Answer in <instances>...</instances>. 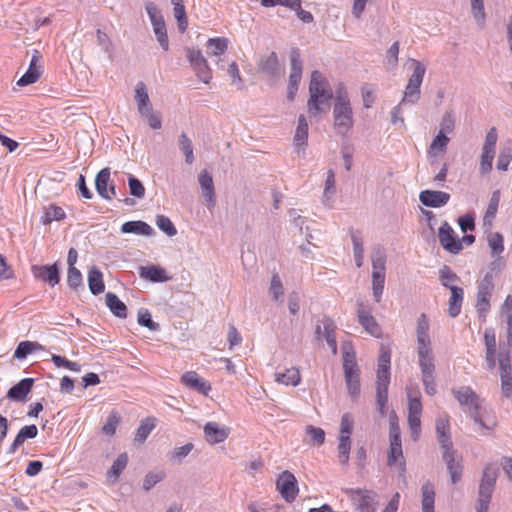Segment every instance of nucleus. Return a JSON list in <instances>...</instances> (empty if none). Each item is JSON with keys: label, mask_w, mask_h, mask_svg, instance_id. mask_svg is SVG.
Wrapping results in <instances>:
<instances>
[{"label": "nucleus", "mask_w": 512, "mask_h": 512, "mask_svg": "<svg viewBox=\"0 0 512 512\" xmlns=\"http://www.w3.org/2000/svg\"><path fill=\"white\" fill-rule=\"evenodd\" d=\"M323 334L333 354L337 353V340L335 337V325L331 320L323 322Z\"/></svg>", "instance_id": "45"}, {"label": "nucleus", "mask_w": 512, "mask_h": 512, "mask_svg": "<svg viewBox=\"0 0 512 512\" xmlns=\"http://www.w3.org/2000/svg\"><path fill=\"white\" fill-rule=\"evenodd\" d=\"M500 202V192L494 191L490 198L486 213L483 218V223L485 226L491 227L494 218L496 217L498 206Z\"/></svg>", "instance_id": "38"}, {"label": "nucleus", "mask_w": 512, "mask_h": 512, "mask_svg": "<svg viewBox=\"0 0 512 512\" xmlns=\"http://www.w3.org/2000/svg\"><path fill=\"white\" fill-rule=\"evenodd\" d=\"M448 142L449 138L440 132L432 141L430 151L434 153L442 152L446 149Z\"/></svg>", "instance_id": "60"}, {"label": "nucleus", "mask_w": 512, "mask_h": 512, "mask_svg": "<svg viewBox=\"0 0 512 512\" xmlns=\"http://www.w3.org/2000/svg\"><path fill=\"white\" fill-rule=\"evenodd\" d=\"M449 429L450 425L448 416L445 415L443 417H439L436 422V432L438 434V440L444 450H449L452 446Z\"/></svg>", "instance_id": "24"}, {"label": "nucleus", "mask_w": 512, "mask_h": 512, "mask_svg": "<svg viewBox=\"0 0 512 512\" xmlns=\"http://www.w3.org/2000/svg\"><path fill=\"white\" fill-rule=\"evenodd\" d=\"M88 285L92 294L98 295L105 289L103 275L99 269L92 267L88 272Z\"/></svg>", "instance_id": "35"}, {"label": "nucleus", "mask_w": 512, "mask_h": 512, "mask_svg": "<svg viewBox=\"0 0 512 512\" xmlns=\"http://www.w3.org/2000/svg\"><path fill=\"white\" fill-rule=\"evenodd\" d=\"M41 56L39 55L38 51H35L31 61L28 70L26 73L17 81V85L23 87L30 84H33L38 81V79L41 76L42 70H41Z\"/></svg>", "instance_id": "19"}, {"label": "nucleus", "mask_w": 512, "mask_h": 512, "mask_svg": "<svg viewBox=\"0 0 512 512\" xmlns=\"http://www.w3.org/2000/svg\"><path fill=\"white\" fill-rule=\"evenodd\" d=\"M390 361V351L382 346L378 357L376 375L377 405L381 415H385L387 410L388 387L390 383Z\"/></svg>", "instance_id": "5"}, {"label": "nucleus", "mask_w": 512, "mask_h": 512, "mask_svg": "<svg viewBox=\"0 0 512 512\" xmlns=\"http://www.w3.org/2000/svg\"><path fill=\"white\" fill-rule=\"evenodd\" d=\"M181 382L188 388L195 390L205 396H207L212 389L210 383L200 377L195 371L185 372L181 376Z\"/></svg>", "instance_id": "18"}, {"label": "nucleus", "mask_w": 512, "mask_h": 512, "mask_svg": "<svg viewBox=\"0 0 512 512\" xmlns=\"http://www.w3.org/2000/svg\"><path fill=\"white\" fill-rule=\"evenodd\" d=\"M145 120L147 121L148 125L154 129L158 130L162 127V120L161 116L158 112L153 111V108H150L144 113H139Z\"/></svg>", "instance_id": "54"}, {"label": "nucleus", "mask_w": 512, "mask_h": 512, "mask_svg": "<svg viewBox=\"0 0 512 512\" xmlns=\"http://www.w3.org/2000/svg\"><path fill=\"white\" fill-rule=\"evenodd\" d=\"M121 417L119 413L115 410H113L108 418L106 423L102 427V431L104 434L112 436L115 434L117 426L120 424Z\"/></svg>", "instance_id": "50"}, {"label": "nucleus", "mask_w": 512, "mask_h": 512, "mask_svg": "<svg viewBox=\"0 0 512 512\" xmlns=\"http://www.w3.org/2000/svg\"><path fill=\"white\" fill-rule=\"evenodd\" d=\"M308 138V124L304 115H300L298 118V125L294 135V142L297 146H303L306 144Z\"/></svg>", "instance_id": "42"}, {"label": "nucleus", "mask_w": 512, "mask_h": 512, "mask_svg": "<svg viewBox=\"0 0 512 512\" xmlns=\"http://www.w3.org/2000/svg\"><path fill=\"white\" fill-rule=\"evenodd\" d=\"M358 321L364 330L374 337L381 336V327L371 314V311L365 307L362 302L357 303Z\"/></svg>", "instance_id": "15"}, {"label": "nucleus", "mask_w": 512, "mask_h": 512, "mask_svg": "<svg viewBox=\"0 0 512 512\" xmlns=\"http://www.w3.org/2000/svg\"><path fill=\"white\" fill-rule=\"evenodd\" d=\"M385 256L381 252H377L372 257V290L373 296L377 303L381 301V296L385 283Z\"/></svg>", "instance_id": "7"}, {"label": "nucleus", "mask_w": 512, "mask_h": 512, "mask_svg": "<svg viewBox=\"0 0 512 512\" xmlns=\"http://www.w3.org/2000/svg\"><path fill=\"white\" fill-rule=\"evenodd\" d=\"M422 512H434L435 490L430 482L422 486Z\"/></svg>", "instance_id": "37"}, {"label": "nucleus", "mask_w": 512, "mask_h": 512, "mask_svg": "<svg viewBox=\"0 0 512 512\" xmlns=\"http://www.w3.org/2000/svg\"><path fill=\"white\" fill-rule=\"evenodd\" d=\"M135 101L137 103V109L139 113H144L152 108L147 87L143 82H138L136 84Z\"/></svg>", "instance_id": "26"}, {"label": "nucleus", "mask_w": 512, "mask_h": 512, "mask_svg": "<svg viewBox=\"0 0 512 512\" xmlns=\"http://www.w3.org/2000/svg\"><path fill=\"white\" fill-rule=\"evenodd\" d=\"M198 182L202 189L203 196L209 208L215 205V188L212 176L207 170H202L198 175Z\"/></svg>", "instance_id": "23"}, {"label": "nucleus", "mask_w": 512, "mask_h": 512, "mask_svg": "<svg viewBox=\"0 0 512 512\" xmlns=\"http://www.w3.org/2000/svg\"><path fill=\"white\" fill-rule=\"evenodd\" d=\"M387 464L390 467H397L401 472H405V458L401 439H390Z\"/></svg>", "instance_id": "21"}, {"label": "nucleus", "mask_w": 512, "mask_h": 512, "mask_svg": "<svg viewBox=\"0 0 512 512\" xmlns=\"http://www.w3.org/2000/svg\"><path fill=\"white\" fill-rule=\"evenodd\" d=\"M95 186L98 194L107 200H111L115 195V186L110 180V169L103 168L98 172L95 179Z\"/></svg>", "instance_id": "16"}, {"label": "nucleus", "mask_w": 512, "mask_h": 512, "mask_svg": "<svg viewBox=\"0 0 512 512\" xmlns=\"http://www.w3.org/2000/svg\"><path fill=\"white\" fill-rule=\"evenodd\" d=\"M338 458L342 465H347L350 458L351 450V437L339 436L338 437Z\"/></svg>", "instance_id": "41"}, {"label": "nucleus", "mask_w": 512, "mask_h": 512, "mask_svg": "<svg viewBox=\"0 0 512 512\" xmlns=\"http://www.w3.org/2000/svg\"><path fill=\"white\" fill-rule=\"evenodd\" d=\"M453 394L463 411L471 416L482 428L491 429L496 425L495 418L487 415L478 395L467 386L453 390Z\"/></svg>", "instance_id": "3"}, {"label": "nucleus", "mask_w": 512, "mask_h": 512, "mask_svg": "<svg viewBox=\"0 0 512 512\" xmlns=\"http://www.w3.org/2000/svg\"><path fill=\"white\" fill-rule=\"evenodd\" d=\"M276 489L286 502L292 503L299 492L295 476L289 472H282L276 480Z\"/></svg>", "instance_id": "11"}, {"label": "nucleus", "mask_w": 512, "mask_h": 512, "mask_svg": "<svg viewBox=\"0 0 512 512\" xmlns=\"http://www.w3.org/2000/svg\"><path fill=\"white\" fill-rule=\"evenodd\" d=\"M495 156V149L482 148L480 171L482 174H487L492 170V163Z\"/></svg>", "instance_id": "48"}, {"label": "nucleus", "mask_w": 512, "mask_h": 512, "mask_svg": "<svg viewBox=\"0 0 512 512\" xmlns=\"http://www.w3.org/2000/svg\"><path fill=\"white\" fill-rule=\"evenodd\" d=\"M420 202L432 208H439L448 203L450 195L443 191L424 190L419 195Z\"/></svg>", "instance_id": "20"}, {"label": "nucleus", "mask_w": 512, "mask_h": 512, "mask_svg": "<svg viewBox=\"0 0 512 512\" xmlns=\"http://www.w3.org/2000/svg\"><path fill=\"white\" fill-rule=\"evenodd\" d=\"M187 58L199 80L205 84L210 83L212 72L202 52L199 49H188Z\"/></svg>", "instance_id": "12"}, {"label": "nucleus", "mask_w": 512, "mask_h": 512, "mask_svg": "<svg viewBox=\"0 0 512 512\" xmlns=\"http://www.w3.org/2000/svg\"><path fill=\"white\" fill-rule=\"evenodd\" d=\"M496 478V471L492 469L491 466H487L483 472V477L479 487V494L491 496Z\"/></svg>", "instance_id": "29"}, {"label": "nucleus", "mask_w": 512, "mask_h": 512, "mask_svg": "<svg viewBox=\"0 0 512 512\" xmlns=\"http://www.w3.org/2000/svg\"><path fill=\"white\" fill-rule=\"evenodd\" d=\"M229 41L225 37L210 38L207 41L208 55L220 56L224 54L228 48Z\"/></svg>", "instance_id": "39"}, {"label": "nucleus", "mask_w": 512, "mask_h": 512, "mask_svg": "<svg viewBox=\"0 0 512 512\" xmlns=\"http://www.w3.org/2000/svg\"><path fill=\"white\" fill-rule=\"evenodd\" d=\"M32 271L36 278L48 282L52 287L60 281L56 263L53 265L33 266Z\"/></svg>", "instance_id": "22"}, {"label": "nucleus", "mask_w": 512, "mask_h": 512, "mask_svg": "<svg viewBox=\"0 0 512 512\" xmlns=\"http://www.w3.org/2000/svg\"><path fill=\"white\" fill-rule=\"evenodd\" d=\"M484 342L488 367L492 370L498 365L502 393L505 397H510L512 394L510 347L500 346L499 351L496 352V336L492 328L485 330Z\"/></svg>", "instance_id": "2"}, {"label": "nucleus", "mask_w": 512, "mask_h": 512, "mask_svg": "<svg viewBox=\"0 0 512 512\" xmlns=\"http://www.w3.org/2000/svg\"><path fill=\"white\" fill-rule=\"evenodd\" d=\"M278 57L275 52H271L260 63V69L268 74H274L278 69Z\"/></svg>", "instance_id": "51"}, {"label": "nucleus", "mask_w": 512, "mask_h": 512, "mask_svg": "<svg viewBox=\"0 0 512 512\" xmlns=\"http://www.w3.org/2000/svg\"><path fill=\"white\" fill-rule=\"evenodd\" d=\"M174 8V16L178 23V28L181 33H184L188 26V21L186 17V11L185 7L182 3L178 2L177 0H172Z\"/></svg>", "instance_id": "46"}, {"label": "nucleus", "mask_w": 512, "mask_h": 512, "mask_svg": "<svg viewBox=\"0 0 512 512\" xmlns=\"http://www.w3.org/2000/svg\"><path fill=\"white\" fill-rule=\"evenodd\" d=\"M512 160V142H508L506 146H504L498 156L497 160V169L501 171H506L509 167V164Z\"/></svg>", "instance_id": "47"}, {"label": "nucleus", "mask_w": 512, "mask_h": 512, "mask_svg": "<svg viewBox=\"0 0 512 512\" xmlns=\"http://www.w3.org/2000/svg\"><path fill=\"white\" fill-rule=\"evenodd\" d=\"M32 386V378L22 379L16 385L10 388V390L8 391V397L16 401H23L25 400L28 393L31 391Z\"/></svg>", "instance_id": "25"}, {"label": "nucleus", "mask_w": 512, "mask_h": 512, "mask_svg": "<svg viewBox=\"0 0 512 512\" xmlns=\"http://www.w3.org/2000/svg\"><path fill=\"white\" fill-rule=\"evenodd\" d=\"M343 368L348 392L352 397L355 398L360 392V382L359 368L353 356L350 357L349 354L345 355Z\"/></svg>", "instance_id": "13"}, {"label": "nucleus", "mask_w": 512, "mask_h": 512, "mask_svg": "<svg viewBox=\"0 0 512 512\" xmlns=\"http://www.w3.org/2000/svg\"><path fill=\"white\" fill-rule=\"evenodd\" d=\"M275 381L284 385L297 386L301 381V374L297 368L291 367L285 372L276 373Z\"/></svg>", "instance_id": "34"}, {"label": "nucleus", "mask_w": 512, "mask_h": 512, "mask_svg": "<svg viewBox=\"0 0 512 512\" xmlns=\"http://www.w3.org/2000/svg\"><path fill=\"white\" fill-rule=\"evenodd\" d=\"M179 148L185 155V162L191 165L194 162L193 146L186 133H182L178 140Z\"/></svg>", "instance_id": "44"}, {"label": "nucleus", "mask_w": 512, "mask_h": 512, "mask_svg": "<svg viewBox=\"0 0 512 512\" xmlns=\"http://www.w3.org/2000/svg\"><path fill=\"white\" fill-rule=\"evenodd\" d=\"M66 217L65 211L56 205H50L46 208L44 223H50L52 221H60Z\"/></svg>", "instance_id": "52"}, {"label": "nucleus", "mask_w": 512, "mask_h": 512, "mask_svg": "<svg viewBox=\"0 0 512 512\" xmlns=\"http://www.w3.org/2000/svg\"><path fill=\"white\" fill-rule=\"evenodd\" d=\"M415 67L405 88L402 102L415 103L420 94V86L426 72V67L419 61H414Z\"/></svg>", "instance_id": "9"}, {"label": "nucleus", "mask_w": 512, "mask_h": 512, "mask_svg": "<svg viewBox=\"0 0 512 512\" xmlns=\"http://www.w3.org/2000/svg\"><path fill=\"white\" fill-rule=\"evenodd\" d=\"M165 474L164 472H150L145 476L144 482H143V488L148 491L150 490L154 485H156L158 482L163 480Z\"/></svg>", "instance_id": "63"}, {"label": "nucleus", "mask_w": 512, "mask_h": 512, "mask_svg": "<svg viewBox=\"0 0 512 512\" xmlns=\"http://www.w3.org/2000/svg\"><path fill=\"white\" fill-rule=\"evenodd\" d=\"M438 239L441 246L452 254H458L462 249V241L457 237L453 228L444 222L438 230Z\"/></svg>", "instance_id": "14"}, {"label": "nucleus", "mask_w": 512, "mask_h": 512, "mask_svg": "<svg viewBox=\"0 0 512 512\" xmlns=\"http://www.w3.org/2000/svg\"><path fill=\"white\" fill-rule=\"evenodd\" d=\"M51 360L53 361L55 366L58 368L64 367L66 369H69V370L75 371V372L80 371V368H81L78 363L72 362L60 355H52Z\"/></svg>", "instance_id": "57"}, {"label": "nucleus", "mask_w": 512, "mask_h": 512, "mask_svg": "<svg viewBox=\"0 0 512 512\" xmlns=\"http://www.w3.org/2000/svg\"><path fill=\"white\" fill-rule=\"evenodd\" d=\"M67 283L73 289H76L79 286H81L82 274L77 268H75V267L68 268Z\"/></svg>", "instance_id": "59"}, {"label": "nucleus", "mask_w": 512, "mask_h": 512, "mask_svg": "<svg viewBox=\"0 0 512 512\" xmlns=\"http://www.w3.org/2000/svg\"><path fill=\"white\" fill-rule=\"evenodd\" d=\"M443 458L447 464V468L449 470L452 483H457L462 476V465L454 460L451 449L444 450Z\"/></svg>", "instance_id": "32"}, {"label": "nucleus", "mask_w": 512, "mask_h": 512, "mask_svg": "<svg viewBox=\"0 0 512 512\" xmlns=\"http://www.w3.org/2000/svg\"><path fill=\"white\" fill-rule=\"evenodd\" d=\"M291 60V73L289 77V84L298 85L302 75V62L300 60V52L298 49H293L290 53Z\"/></svg>", "instance_id": "30"}, {"label": "nucleus", "mask_w": 512, "mask_h": 512, "mask_svg": "<svg viewBox=\"0 0 512 512\" xmlns=\"http://www.w3.org/2000/svg\"><path fill=\"white\" fill-rule=\"evenodd\" d=\"M306 432L317 445L324 443L325 432L322 428L310 425L306 428Z\"/></svg>", "instance_id": "64"}, {"label": "nucleus", "mask_w": 512, "mask_h": 512, "mask_svg": "<svg viewBox=\"0 0 512 512\" xmlns=\"http://www.w3.org/2000/svg\"><path fill=\"white\" fill-rule=\"evenodd\" d=\"M354 428V419L350 413H345L340 422L339 436L351 437Z\"/></svg>", "instance_id": "53"}, {"label": "nucleus", "mask_w": 512, "mask_h": 512, "mask_svg": "<svg viewBox=\"0 0 512 512\" xmlns=\"http://www.w3.org/2000/svg\"><path fill=\"white\" fill-rule=\"evenodd\" d=\"M488 244L493 254H499L504 250L503 237L500 233H492L488 236Z\"/></svg>", "instance_id": "58"}, {"label": "nucleus", "mask_w": 512, "mask_h": 512, "mask_svg": "<svg viewBox=\"0 0 512 512\" xmlns=\"http://www.w3.org/2000/svg\"><path fill=\"white\" fill-rule=\"evenodd\" d=\"M154 33L157 37V40L161 47L166 51L169 48V41L168 36L166 32V26L165 22L162 23H156L155 26H153Z\"/></svg>", "instance_id": "56"}, {"label": "nucleus", "mask_w": 512, "mask_h": 512, "mask_svg": "<svg viewBox=\"0 0 512 512\" xmlns=\"http://www.w3.org/2000/svg\"><path fill=\"white\" fill-rule=\"evenodd\" d=\"M154 428V418L148 417L145 420H143L136 431L135 441L143 443Z\"/></svg>", "instance_id": "43"}, {"label": "nucleus", "mask_w": 512, "mask_h": 512, "mask_svg": "<svg viewBox=\"0 0 512 512\" xmlns=\"http://www.w3.org/2000/svg\"><path fill=\"white\" fill-rule=\"evenodd\" d=\"M332 91L328 87V82L319 71H313L309 84V99L307 102V111L310 118H318L329 108V102L332 99Z\"/></svg>", "instance_id": "4"}, {"label": "nucleus", "mask_w": 512, "mask_h": 512, "mask_svg": "<svg viewBox=\"0 0 512 512\" xmlns=\"http://www.w3.org/2000/svg\"><path fill=\"white\" fill-rule=\"evenodd\" d=\"M348 495L356 512H376L377 494L374 491L351 489L349 490Z\"/></svg>", "instance_id": "8"}, {"label": "nucleus", "mask_w": 512, "mask_h": 512, "mask_svg": "<svg viewBox=\"0 0 512 512\" xmlns=\"http://www.w3.org/2000/svg\"><path fill=\"white\" fill-rule=\"evenodd\" d=\"M448 301V312L451 317H456L461 312L464 292L461 287H453Z\"/></svg>", "instance_id": "31"}, {"label": "nucleus", "mask_w": 512, "mask_h": 512, "mask_svg": "<svg viewBox=\"0 0 512 512\" xmlns=\"http://www.w3.org/2000/svg\"><path fill=\"white\" fill-rule=\"evenodd\" d=\"M43 349H44V347L38 342L22 341L18 344V346L14 352V358L24 359L32 352L40 351Z\"/></svg>", "instance_id": "40"}, {"label": "nucleus", "mask_w": 512, "mask_h": 512, "mask_svg": "<svg viewBox=\"0 0 512 512\" xmlns=\"http://www.w3.org/2000/svg\"><path fill=\"white\" fill-rule=\"evenodd\" d=\"M471 1V10L474 18L477 22L483 23L485 20V11L483 0H470Z\"/></svg>", "instance_id": "62"}, {"label": "nucleus", "mask_w": 512, "mask_h": 512, "mask_svg": "<svg viewBox=\"0 0 512 512\" xmlns=\"http://www.w3.org/2000/svg\"><path fill=\"white\" fill-rule=\"evenodd\" d=\"M203 431L206 441L211 445L224 442L228 438L230 432L229 428L220 426L216 422H207Z\"/></svg>", "instance_id": "17"}, {"label": "nucleus", "mask_w": 512, "mask_h": 512, "mask_svg": "<svg viewBox=\"0 0 512 512\" xmlns=\"http://www.w3.org/2000/svg\"><path fill=\"white\" fill-rule=\"evenodd\" d=\"M130 194L142 198L145 195V188L142 183L135 177L130 176L128 179Z\"/></svg>", "instance_id": "61"}, {"label": "nucleus", "mask_w": 512, "mask_h": 512, "mask_svg": "<svg viewBox=\"0 0 512 512\" xmlns=\"http://www.w3.org/2000/svg\"><path fill=\"white\" fill-rule=\"evenodd\" d=\"M106 305L110 311L119 318H126L127 308L126 305L112 292H108L105 296Z\"/></svg>", "instance_id": "33"}, {"label": "nucleus", "mask_w": 512, "mask_h": 512, "mask_svg": "<svg viewBox=\"0 0 512 512\" xmlns=\"http://www.w3.org/2000/svg\"><path fill=\"white\" fill-rule=\"evenodd\" d=\"M121 232L128 234L134 233L138 235L150 236L153 233V229L144 221H128L122 224Z\"/></svg>", "instance_id": "28"}, {"label": "nucleus", "mask_w": 512, "mask_h": 512, "mask_svg": "<svg viewBox=\"0 0 512 512\" xmlns=\"http://www.w3.org/2000/svg\"><path fill=\"white\" fill-rule=\"evenodd\" d=\"M156 224L160 230L165 232L168 236H174L177 234V230L172 221L164 215L157 216Z\"/></svg>", "instance_id": "55"}, {"label": "nucleus", "mask_w": 512, "mask_h": 512, "mask_svg": "<svg viewBox=\"0 0 512 512\" xmlns=\"http://www.w3.org/2000/svg\"><path fill=\"white\" fill-rule=\"evenodd\" d=\"M429 330V320L426 314L422 313L418 317L416 325L418 363L422 373L425 392L429 395H434L436 393L434 379L435 363Z\"/></svg>", "instance_id": "1"}, {"label": "nucleus", "mask_w": 512, "mask_h": 512, "mask_svg": "<svg viewBox=\"0 0 512 512\" xmlns=\"http://www.w3.org/2000/svg\"><path fill=\"white\" fill-rule=\"evenodd\" d=\"M440 279L442 285L450 290H452L453 287H458L456 283L459 281V277L448 266H444L440 270Z\"/></svg>", "instance_id": "49"}, {"label": "nucleus", "mask_w": 512, "mask_h": 512, "mask_svg": "<svg viewBox=\"0 0 512 512\" xmlns=\"http://www.w3.org/2000/svg\"><path fill=\"white\" fill-rule=\"evenodd\" d=\"M140 275L141 277L152 282H165L171 278L167 275V272L164 268L155 265L142 267L140 270Z\"/></svg>", "instance_id": "27"}, {"label": "nucleus", "mask_w": 512, "mask_h": 512, "mask_svg": "<svg viewBox=\"0 0 512 512\" xmlns=\"http://www.w3.org/2000/svg\"><path fill=\"white\" fill-rule=\"evenodd\" d=\"M128 455L127 453H121L118 455L117 459L113 462L110 470L107 472V479L114 483L118 480L121 473L124 471L128 464Z\"/></svg>", "instance_id": "36"}, {"label": "nucleus", "mask_w": 512, "mask_h": 512, "mask_svg": "<svg viewBox=\"0 0 512 512\" xmlns=\"http://www.w3.org/2000/svg\"><path fill=\"white\" fill-rule=\"evenodd\" d=\"M333 120L336 131L339 134L346 135L354 125L351 103L335 102Z\"/></svg>", "instance_id": "6"}, {"label": "nucleus", "mask_w": 512, "mask_h": 512, "mask_svg": "<svg viewBox=\"0 0 512 512\" xmlns=\"http://www.w3.org/2000/svg\"><path fill=\"white\" fill-rule=\"evenodd\" d=\"M422 403L420 396L408 394V425L412 438L416 441L421 431Z\"/></svg>", "instance_id": "10"}]
</instances>
